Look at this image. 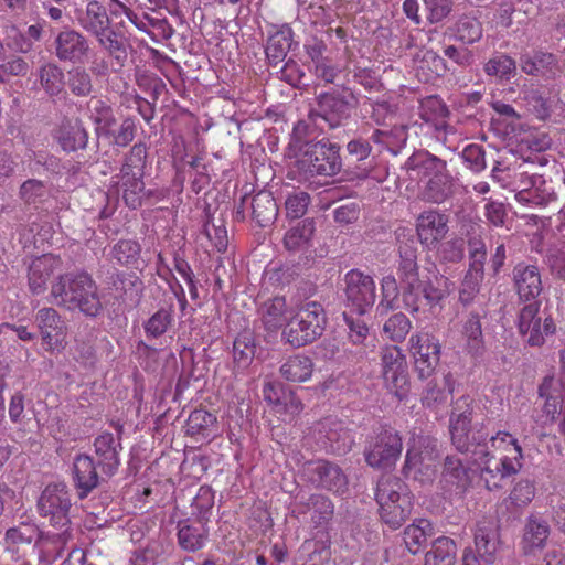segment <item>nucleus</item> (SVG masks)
Listing matches in <instances>:
<instances>
[{"mask_svg": "<svg viewBox=\"0 0 565 565\" xmlns=\"http://www.w3.org/2000/svg\"><path fill=\"white\" fill-rule=\"evenodd\" d=\"M52 302L67 310H79L85 316L96 317L102 310L98 287L85 271L58 275L51 286Z\"/></svg>", "mask_w": 565, "mask_h": 565, "instance_id": "1", "label": "nucleus"}, {"mask_svg": "<svg viewBox=\"0 0 565 565\" xmlns=\"http://www.w3.org/2000/svg\"><path fill=\"white\" fill-rule=\"evenodd\" d=\"M398 253L399 262L396 268L397 278L393 275H387L381 280L382 298L376 307V311L380 315L387 313L390 310L398 308V290L424 279L419 276L417 247L412 235H409L405 242L398 237Z\"/></svg>", "mask_w": 565, "mask_h": 565, "instance_id": "2", "label": "nucleus"}, {"mask_svg": "<svg viewBox=\"0 0 565 565\" xmlns=\"http://www.w3.org/2000/svg\"><path fill=\"white\" fill-rule=\"evenodd\" d=\"M327 322V312L320 302L303 301L282 329L281 339L294 349L307 347L323 334Z\"/></svg>", "mask_w": 565, "mask_h": 565, "instance_id": "3", "label": "nucleus"}, {"mask_svg": "<svg viewBox=\"0 0 565 565\" xmlns=\"http://www.w3.org/2000/svg\"><path fill=\"white\" fill-rule=\"evenodd\" d=\"M413 494L397 477H382L376 487L375 500L381 521L392 530L399 529L411 516Z\"/></svg>", "mask_w": 565, "mask_h": 565, "instance_id": "4", "label": "nucleus"}, {"mask_svg": "<svg viewBox=\"0 0 565 565\" xmlns=\"http://www.w3.org/2000/svg\"><path fill=\"white\" fill-rule=\"evenodd\" d=\"M478 448L479 446H475L471 452L488 490L502 488L504 480L522 469L523 450L519 441L499 455H491L488 448Z\"/></svg>", "mask_w": 565, "mask_h": 565, "instance_id": "5", "label": "nucleus"}, {"mask_svg": "<svg viewBox=\"0 0 565 565\" xmlns=\"http://www.w3.org/2000/svg\"><path fill=\"white\" fill-rule=\"evenodd\" d=\"M403 448L401 433L391 426H381L366 437L363 457L369 467L387 471L395 468Z\"/></svg>", "mask_w": 565, "mask_h": 565, "instance_id": "6", "label": "nucleus"}, {"mask_svg": "<svg viewBox=\"0 0 565 565\" xmlns=\"http://www.w3.org/2000/svg\"><path fill=\"white\" fill-rule=\"evenodd\" d=\"M437 458V440L425 435H414L407 444L402 473L420 482L431 480L436 475Z\"/></svg>", "mask_w": 565, "mask_h": 565, "instance_id": "7", "label": "nucleus"}, {"mask_svg": "<svg viewBox=\"0 0 565 565\" xmlns=\"http://www.w3.org/2000/svg\"><path fill=\"white\" fill-rule=\"evenodd\" d=\"M146 159V145L141 142L135 143L129 153L125 157L120 173L118 174V183L122 192V199L130 209H137L142 203Z\"/></svg>", "mask_w": 565, "mask_h": 565, "instance_id": "8", "label": "nucleus"}, {"mask_svg": "<svg viewBox=\"0 0 565 565\" xmlns=\"http://www.w3.org/2000/svg\"><path fill=\"white\" fill-rule=\"evenodd\" d=\"M298 168L311 177H333L342 168L340 147L329 139L308 145L298 160Z\"/></svg>", "mask_w": 565, "mask_h": 565, "instance_id": "9", "label": "nucleus"}, {"mask_svg": "<svg viewBox=\"0 0 565 565\" xmlns=\"http://www.w3.org/2000/svg\"><path fill=\"white\" fill-rule=\"evenodd\" d=\"M382 379L385 388L398 401L408 396L411 382L406 356L396 345H386L381 353Z\"/></svg>", "mask_w": 565, "mask_h": 565, "instance_id": "10", "label": "nucleus"}, {"mask_svg": "<svg viewBox=\"0 0 565 565\" xmlns=\"http://www.w3.org/2000/svg\"><path fill=\"white\" fill-rule=\"evenodd\" d=\"M408 351L414 359L418 376L420 379L430 377L440 360L438 339L426 330H418L409 337Z\"/></svg>", "mask_w": 565, "mask_h": 565, "instance_id": "11", "label": "nucleus"}, {"mask_svg": "<svg viewBox=\"0 0 565 565\" xmlns=\"http://www.w3.org/2000/svg\"><path fill=\"white\" fill-rule=\"evenodd\" d=\"M310 435L316 439L318 447L332 454L345 455L353 444L352 433L341 420L324 418L310 427Z\"/></svg>", "mask_w": 565, "mask_h": 565, "instance_id": "12", "label": "nucleus"}, {"mask_svg": "<svg viewBox=\"0 0 565 565\" xmlns=\"http://www.w3.org/2000/svg\"><path fill=\"white\" fill-rule=\"evenodd\" d=\"M71 507L70 493L61 483L46 486L38 502L39 514L49 519L52 527L71 525L68 515Z\"/></svg>", "mask_w": 565, "mask_h": 565, "instance_id": "13", "label": "nucleus"}, {"mask_svg": "<svg viewBox=\"0 0 565 565\" xmlns=\"http://www.w3.org/2000/svg\"><path fill=\"white\" fill-rule=\"evenodd\" d=\"M541 302L533 301L524 306L519 313L518 329L531 347H541L545 338L555 332V323L551 317L542 318Z\"/></svg>", "mask_w": 565, "mask_h": 565, "instance_id": "14", "label": "nucleus"}, {"mask_svg": "<svg viewBox=\"0 0 565 565\" xmlns=\"http://www.w3.org/2000/svg\"><path fill=\"white\" fill-rule=\"evenodd\" d=\"M345 298L349 306L362 316L375 302V282L370 275L359 269H351L344 276Z\"/></svg>", "mask_w": 565, "mask_h": 565, "instance_id": "15", "label": "nucleus"}, {"mask_svg": "<svg viewBox=\"0 0 565 565\" xmlns=\"http://www.w3.org/2000/svg\"><path fill=\"white\" fill-rule=\"evenodd\" d=\"M403 308L413 317L426 308L436 307L444 298L445 291L429 279H423L401 290Z\"/></svg>", "mask_w": 565, "mask_h": 565, "instance_id": "16", "label": "nucleus"}, {"mask_svg": "<svg viewBox=\"0 0 565 565\" xmlns=\"http://www.w3.org/2000/svg\"><path fill=\"white\" fill-rule=\"evenodd\" d=\"M54 54L61 62L83 64L92 52L90 41L75 30H63L54 40Z\"/></svg>", "mask_w": 565, "mask_h": 565, "instance_id": "17", "label": "nucleus"}, {"mask_svg": "<svg viewBox=\"0 0 565 565\" xmlns=\"http://www.w3.org/2000/svg\"><path fill=\"white\" fill-rule=\"evenodd\" d=\"M472 399L469 396L459 397L452 407L449 431L454 446L460 452L470 451L472 446L470 427L472 419Z\"/></svg>", "mask_w": 565, "mask_h": 565, "instance_id": "18", "label": "nucleus"}, {"mask_svg": "<svg viewBox=\"0 0 565 565\" xmlns=\"http://www.w3.org/2000/svg\"><path fill=\"white\" fill-rule=\"evenodd\" d=\"M448 216L437 210L422 212L416 220V233L420 244L435 248L448 233Z\"/></svg>", "mask_w": 565, "mask_h": 565, "instance_id": "19", "label": "nucleus"}, {"mask_svg": "<svg viewBox=\"0 0 565 565\" xmlns=\"http://www.w3.org/2000/svg\"><path fill=\"white\" fill-rule=\"evenodd\" d=\"M35 323L45 350L54 351L63 348L66 326L55 309H40L35 315Z\"/></svg>", "mask_w": 565, "mask_h": 565, "instance_id": "20", "label": "nucleus"}, {"mask_svg": "<svg viewBox=\"0 0 565 565\" xmlns=\"http://www.w3.org/2000/svg\"><path fill=\"white\" fill-rule=\"evenodd\" d=\"M54 530L40 531L38 539L34 543V548L39 553V559L41 562L52 563L60 558L68 544L73 539V531L71 525L63 527H53Z\"/></svg>", "mask_w": 565, "mask_h": 565, "instance_id": "21", "label": "nucleus"}, {"mask_svg": "<svg viewBox=\"0 0 565 565\" xmlns=\"http://www.w3.org/2000/svg\"><path fill=\"white\" fill-rule=\"evenodd\" d=\"M319 116L330 128L338 127L341 121L350 116L355 105V98L351 92L344 94L326 93L319 97Z\"/></svg>", "mask_w": 565, "mask_h": 565, "instance_id": "22", "label": "nucleus"}, {"mask_svg": "<svg viewBox=\"0 0 565 565\" xmlns=\"http://www.w3.org/2000/svg\"><path fill=\"white\" fill-rule=\"evenodd\" d=\"M63 260L60 256L44 254L29 266L28 282L33 295H42L47 289V281L55 273L62 270Z\"/></svg>", "mask_w": 565, "mask_h": 565, "instance_id": "23", "label": "nucleus"}, {"mask_svg": "<svg viewBox=\"0 0 565 565\" xmlns=\"http://www.w3.org/2000/svg\"><path fill=\"white\" fill-rule=\"evenodd\" d=\"M513 286L522 301L535 300L543 290L542 277L537 266L519 263L512 270Z\"/></svg>", "mask_w": 565, "mask_h": 565, "instance_id": "24", "label": "nucleus"}, {"mask_svg": "<svg viewBox=\"0 0 565 565\" xmlns=\"http://www.w3.org/2000/svg\"><path fill=\"white\" fill-rule=\"evenodd\" d=\"M520 182L523 188L518 191L515 199L524 205L545 206L555 200L553 191L545 186L542 175L526 172L520 174Z\"/></svg>", "mask_w": 565, "mask_h": 565, "instance_id": "25", "label": "nucleus"}, {"mask_svg": "<svg viewBox=\"0 0 565 565\" xmlns=\"http://www.w3.org/2000/svg\"><path fill=\"white\" fill-rule=\"evenodd\" d=\"M500 547V535L492 522H479L475 531V547L471 548L483 564H493Z\"/></svg>", "mask_w": 565, "mask_h": 565, "instance_id": "26", "label": "nucleus"}, {"mask_svg": "<svg viewBox=\"0 0 565 565\" xmlns=\"http://www.w3.org/2000/svg\"><path fill=\"white\" fill-rule=\"evenodd\" d=\"M53 137L66 152L84 149L88 142V132L78 118H64Z\"/></svg>", "mask_w": 565, "mask_h": 565, "instance_id": "27", "label": "nucleus"}, {"mask_svg": "<svg viewBox=\"0 0 565 565\" xmlns=\"http://www.w3.org/2000/svg\"><path fill=\"white\" fill-rule=\"evenodd\" d=\"M95 454L104 473L113 476L119 465V451L122 449L120 438L109 431L102 433L94 440Z\"/></svg>", "mask_w": 565, "mask_h": 565, "instance_id": "28", "label": "nucleus"}, {"mask_svg": "<svg viewBox=\"0 0 565 565\" xmlns=\"http://www.w3.org/2000/svg\"><path fill=\"white\" fill-rule=\"evenodd\" d=\"M551 534V527L547 521L537 518L529 516L521 539V550L524 555H535L542 551Z\"/></svg>", "mask_w": 565, "mask_h": 565, "instance_id": "29", "label": "nucleus"}, {"mask_svg": "<svg viewBox=\"0 0 565 565\" xmlns=\"http://www.w3.org/2000/svg\"><path fill=\"white\" fill-rule=\"evenodd\" d=\"M539 396L544 399L542 405L543 424H553L563 409V393L554 376L543 379L537 388Z\"/></svg>", "mask_w": 565, "mask_h": 565, "instance_id": "30", "label": "nucleus"}, {"mask_svg": "<svg viewBox=\"0 0 565 565\" xmlns=\"http://www.w3.org/2000/svg\"><path fill=\"white\" fill-rule=\"evenodd\" d=\"M290 311L284 296H275L264 301L259 308L260 321L268 332H277L286 327L290 319Z\"/></svg>", "mask_w": 565, "mask_h": 565, "instance_id": "31", "label": "nucleus"}, {"mask_svg": "<svg viewBox=\"0 0 565 565\" xmlns=\"http://www.w3.org/2000/svg\"><path fill=\"white\" fill-rule=\"evenodd\" d=\"M73 478L81 499L86 498L99 483L95 462L87 455H78L73 463Z\"/></svg>", "mask_w": 565, "mask_h": 565, "instance_id": "32", "label": "nucleus"}, {"mask_svg": "<svg viewBox=\"0 0 565 565\" xmlns=\"http://www.w3.org/2000/svg\"><path fill=\"white\" fill-rule=\"evenodd\" d=\"M313 480L322 488L341 493L345 490L348 481L341 468L327 460H317L310 463Z\"/></svg>", "mask_w": 565, "mask_h": 565, "instance_id": "33", "label": "nucleus"}, {"mask_svg": "<svg viewBox=\"0 0 565 565\" xmlns=\"http://www.w3.org/2000/svg\"><path fill=\"white\" fill-rule=\"evenodd\" d=\"M313 371V360L305 353H294L287 356L279 367L281 377L290 383H305L310 381Z\"/></svg>", "mask_w": 565, "mask_h": 565, "instance_id": "34", "label": "nucleus"}, {"mask_svg": "<svg viewBox=\"0 0 565 565\" xmlns=\"http://www.w3.org/2000/svg\"><path fill=\"white\" fill-rule=\"evenodd\" d=\"M521 70L527 75L544 78H555L562 73L556 56L545 52H535L532 56H523Z\"/></svg>", "mask_w": 565, "mask_h": 565, "instance_id": "35", "label": "nucleus"}, {"mask_svg": "<svg viewBox=\"0 0 565 565\" xmlns=\"http://www.w3.org/2000/svg\"><path fill=\"white\" fill-rule=\"evenodd\" d=\"M77 24L92 35L102 32L109 24L106 9L98 1H89L84 9H76Z\"/></svg>", "mask_w": 565, "mask_h": 565, "instance_id": "36", "label": "nucleus"}, {"mask_svg": "<svg viewBox=\"0 0 565 565\" xmlns=\"http://www.w3.org/2000/svg\"><path fill=\"white\" fill-rule=\"evenodd\" d=\"M89 119L95 125V131L99 137H108L110 129L116 124L114 110L108 100L102 97H92L87 102Z\"/></svg>", "mask_w": 565, "mask_h": 565, "instance_id": "37", "label": "nucleus"}, {"mask_svg": "<svg viewBox=\"0 0 565 565\" xmlns=\"http://www.w3.org/2000/svg\"><path fill=\"white\" fill-rule=\"evenodd\" d=\"M38 78L41 88L49 97L66 95V81L63 68L54 62H46L38 70Z\"/></svg>", "mask_w": 565, "mask_h": 565, "instance_id": "38", "label": "nucleus"}, {"mask_svg": "<svg viewBox=\"0 0 565 565\" xmlns=\"http://www.w3.org/2000/svg\"><path fill=\"white\" fill-rule=\"evenodd\" d=\"M95 38L99 46L115 60L117 65L126 63L128 41L121 32L106 26Z\"/></svg>", "mask_w": 565, "mask_h": 565, "instance_id": "39", "label": "nucleus"}, {"mask_svg": "<svg viewBox=\"0 0 565 565\" xmlns=\"http://www.w3.org/2000/svg\"><path fill=\"white\" fill-rule=\"evenodd\" d=\"M416 75L420 82L429 83L446 73L445 60L431 50H423L415 60Z\"/></svg>", "mask_w": 565, "mask_h": 565, "instance_id": "40", "label": "nucleus"}, {"mask_svg": "<svg viewBox=\"0 0 565 565\" xmlns=\"http://www.w3.org/2000/svg\"><path fill=\"white\" fill-rule=\"evenodd\" d=\"M434 534V526L427 519H415L403 532V540L406 548L412 554L420 552L428 537Z\"/></svg>", "mask_w": 565, "mask_h": 565, "instance_id": "41", "label": "nucleus"}, {"mask_svg": "<svg viewBox=\"0 0 565 565\" xmlns=\"http://www.w3.org/2000/svg\"><path fill=\"white\" fill-rule=\"evenodd\" d=\"M408 170L415 173V177L419 179V181L425 182L430 179V177H435L441 170H446V162L429 152H417L414 153L407 160Z\"/></svg>", "mask_w": 565, "mask_h": 565, "instance_id": "42", "label": "nucleus"}, {"mask_svg": "<svg viewBox=\"0 0 565 565\" xmlns=\"http://www.w3.org/2000/svg\"><path fill=\"white\" fill-rule=\"evenodd\" d=\"M205 523L195 526L183 520L178 523V543L180 547L186 552H196L204 547L207 540V530Z\"/></svg>", "mask_w": 565, "mask_h": 565, "instance_id": "43", "label": "nucleus"}, {"mask_svg": "<svg viewBox=\"0 0 565 565\" xmlns=\"http://www.w3.org/2000/svg\"><path fill=\"white\" fill-rule=\"evenodd\" d=\"M315 232V221L312 218L302 220L286 232L284 236L285 248L289 252H299L307 248L310 245Z\"/></svg>", "mask_w": 565, "mask_h": 565, "instance_id": "44", "label": "nucleus"}, {"mask_svg": "<svg viewBox=\"0 0 565 565\" xmlns=\"http://www.w3.org/2000/svg\"><path fill=\"white\" fill-rule=\"evenodd\" d=\"M457 545L447 536L436 539L430 550L425 554L424 565H455Z\"/></svg>", "mask_w": 565, "mask_h": 565, "instance_id": "45", "label": "nucleus"}, {"mask_svg": "<svg viewBox=\"0 0 565 565\" xmlns=\"http://www.w3.org/2000/svg\"><path fill=\"white\" fill-rule=\"evenodd\" d=\"M253 218L259 226L265 227L271 223L277 214L278 206L270 192L260 191L252 199Z\"/></svg>", "mask_w": 565, "mask_h": 565, "instance_id": "46", "label": "nucleus"}, {"mask_svg": "<svg viewBox=\"0 0 565 565\" xmlns=\"http://www.w3.org/2000/svg\"><path fill=\"white\" fill-rule=\"evenodd\" d=\"M174 323L173 305L162 307L151 315L143 323L146 337L158 339L163 335Z\"/></svg>", "mask_w": 565, "mask_h": 565, "instance_id": "47", "label": "nucleus"}, {"mask_svg": "<svg viewBox=\"0 0 565 565\" xmlns=\"http://www.w3.org/2000/svg\"><path fill=\"white\" fill-rule=\"evenodd\" d=\"M523 102L527 113L534 116L536 119L546 120L551 116V99L540 88H526L523 92Z\"/></svg>", "mask_w": 565, "mask_h": 565, "instance_id": "48", "label": "nucleus"}, {"mask_svg": "<svg viewBox=\"0 0 565 565\" xmlns=\"http://www.w3.org/2000/svg\"><path fill=\"white\" fill-rule=\"evenodd\" d=\"M451 182L450 177L446 170H441L435 177H430L429 180L425 181L422 195L425 201L431 203H441L450 194Z\"/></svg>", "mask_w": 565, "mask_h": 565, "instance_id": "49", "label": "nucleus"}, {"mask_svg": "<svg viewBox=\"0 0 565 565\" xmlns=\"http://www.w3.org/2000/svg\"><path fill=\"white\" fill-rule=\"evenodd\" d=\"M141 254V245L131 238L119 239L111 248V258L120 266L134 267L138 264Z\"/></svg>", "mask_w": 565, "mask_h": 565, "instance_id": "50", "label": "nucleus"}, {"mask_svg": "<svg viewBox=\"0 0 565 565\" xmlns=\"http://www.w3.org/2000/svg\"><path fill=\"white\" fill-rule=\"evenodd\" d=\"M290 31L279 30L268 38L266 45V56L270 64L277 65L282 62L290 49Z\"/></svg>", "mask_w": 565, "mask_h": 565, "instance_id": "51", "label": "nucleus"}, {"mask_svg": "<svg viewBox=\"0 0 565 565\" xmlns=\"http://www.w3.org/2000/svg\"><path fill=\"white\" fill-rule=\"evenodd\" d=\"M412 329V321L403 312L393 313L383 324L382 332L385 339L401 343Z\"/></svg>", "mask_w": 565, "mask_h": 565, "instance_id": "52", "label": "nucleus"}, {"mask_svg": "<svg viewBox=\"0 0 565 565\" xmlns=\"http://www.w3.org/2000/svg\"><path fill=\"white\" fill-rule=\"evenodd\" d=\"M462 335L466 347L473 356L481 355L484 350L481 322L478 315H471L463 324Z\"/></svg>", "mask_w": 565, "mask_h": 565, "instance_id": "53", "label": "nucleus"}, {"mask_svg": "<svg viewBox=\"0 0 565 565\" xmlns=\"http://www.w3.org/2000/svg\"><path fill=\"white\" fill-rule=\"evenodd\" d=\"M308 510H311V521L316 526L327 524L333 518L334 505L332 501L322 494H312L308 500Z\"/></svg>", "mask_w": 565, "mask_h": 565, "instance_id": "54", "label": "nucleus"}, {"mask_svg": "<svg viewBox=\"0 0 565 565\" xmlns=\"http://www.w3.org/2000/svg\"><path fill=\"white\" fill-rule=\"evenodd\" d=\"M192 511L201 523H206L214 507V491L209 486H201L192 501Z\"/></svg>", "mask_w": 565, "mask_h": 565, "instance_id": "55", "label": "nucleus"}, {"mask_svg": "<svg viewBox=\"0 0 565 565\" xmlns=\"http://www.w3.org/2000/svg\"><path fill=\"white\" fill-rule=\"evenodd\" d=\"M19 195L25 204L35 205L46 200L49 189L43 181L29 179L21 184Z\"/></svg>", "mask_w": 565, "mask_h": 565, "instance_id": "56", "label": "nucleus"}, {"mask_svg": "<svg viewBox=\"0 0 565 565\" xmlns=\"http://www.w3.org/2000/svg\"><path fill=\"white\" fill-rule=\"evenodd\" d=\"M67 85L71 93L77 97H86L93 92L92 76L81 66L68 72Z\"/></svg>", "mask_w": 565, "mask_h": 565, "instance_id": "57", "label": "nucleus"}, {"mask_svg": "<svg viewBox=\"0 0 565 565\" xmlns=\"http://www.w3.org/2000/svg\"><path fill=\"white\" fill-rule=\"evenodd\" d=\"M482 23L471 17H462L456 24V36L466 44H473L482 38Z\"/></svg>", "mask_w": 565, "mask_h": 565, "instance_id": "58", "label": "nucleus"}, {"mask_svg": "<svg viewBox=\"0 0 565 565\" xmlns=\"http://www.w3.org/2000/svg\"><path fill=\"white\" fill-rule=\"evenodd\" d=\"M216 424V416L206 409H194L189 415L186 431L190 435L207 436L210 427Z\"/></svg>", "mask_w": 565, "mask_h": 565, "instance_id": "59", "label": "nucleus"}, {"mask_svg": "<svg viewBox=\"0 0 565 565\" xmlns=\"http://www.w3.org/2000/svg\"><path fill=\"white\" fill-rule=\"evenodd\" d=\"M443 479L446 483L463 488L468 481V470L460 459L447 456L444 462Z\"/></svg>", "mask_w": 565, "mask_h": 565, "instance_id": "60", "label": "nucleus"}, {"mask_svg": "<svg viewBox=\"0 0 565 565\" xmlns=\"http://www.w3.org/2000/svg\"><path fill=\"white\" fill-rule=\"evenodd\" d=\"M39 527L34 523L21 522L17 526L7 530L4 540L8 544H30L38 539Z\"/></svg>", "mask_w": 565, "mask_h": 565, "instance_id": "61", "label": "nucleus"}, {"mask_svg": "<svg viewBox=\"0 0 565 565\" xmlns=\"http://www.w3.org/2000/svg\"><path fill=\"white\" fill-rule=\"evenodd\" d=\"M89 71L97 77L108 76L110 73L121 71L125 64L117 65L115 60L105 52L89 54Z\"/></svg>", "mask_w": 565, "mask_h": 565, "instance_id": "62", "label": "nucleus"}, {"mask_svg": "<svg viewBox=\"0 0 565 565\" xmlns=\"http://www.w3.org/2000/svg\"><path fill=\"white\" fill-rule=\"evenodd\" d=\"M255 345L247 334H239L233 343V359L238 367H246L254 359Z\"/></svg>", "mask_w": 565, "mask_h": 565, "instance_id": "63", "label": "nucleus"}, {"mask_svg": "<svg viewBox=\"0 0 565 565\" xmlns=\"http://www.w3.org/2000/svg\"><path fill=\"white\" fill-rule=\"evenodd\" d=\"M536 494L534 481L529 479L519 480L512 488L509 499L516 508H524L529 505Z\"/></svg>", "mask_w": 565, "mask_h": 565, "instance_id": "64", "label": "nucleus"}]
</instances>
